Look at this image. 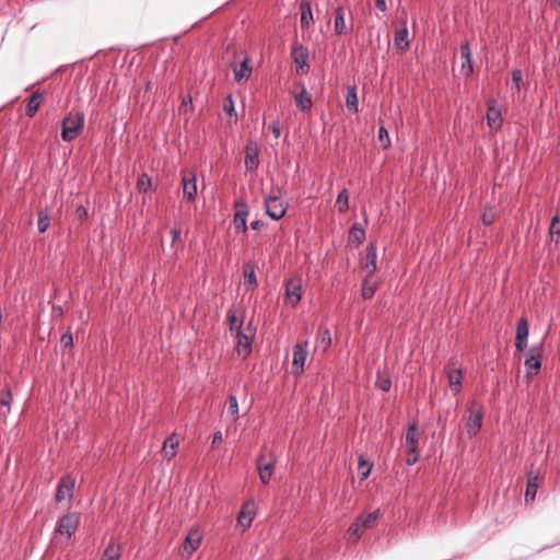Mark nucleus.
<instances>
[{
  "label": "nucleus",
  "instance_id": "nucleus-1",
  "mask_svg": "<svg viewBox=\"0 0 560 560\" xmlns=\"http://www.w3.org/2000/svg\"><path fill=\"white\" fill-rule=\"evenodd\" d=\"M84 115L81 112H70L62 120L61 138L70 142L77 139L83 130Z\"/></svg>",
  "mask_w": 560,
  "mask_h": 560
},
{
  "label": "nucleus",
  "instance_id": "nucleus-2",
  "mask_svg": "<svg viewBox=\"0 0 560 560\" xmlns=\"http://www.w3.org/2000/svg\"><path fill=\"white\" fill-rule=\"evenodd\" d=\"M80 524V514L77 512H68L66 513L58 522L54 540H65L68 541L71 536L78 529Z\"/></svg>",
  "mask_w": 560,
  "mask_h": 560
},
{
  "label": "nucleus",
  "instance_id": "nucleus-3",
  "mask_svg": "<svg viewBox=\"0 0 560 560\" xmlns=\"http://www.w3.org/2000/svg\"><path fill=\"white\" fill-rule=\"evenodd\" d=\"M420 432L418 430L417 423H411L408 427L406 438H405V447L407 453L406 463L409 466L415 465L419 458L418 444L420 440Z\"/></svg>",
  "mask_w": 560,
  "mask_h": 560
},
{
  "label": "nucleus",
  "instance_id": "nucleus-4",
  "mask_svg": "<svg viewBox=\"0 0 560 560\" xmlns=\"http://www.w3.org/2000/svg\"><path fill=\"white\" fill-rule=\"evenodd\" d=\"M256 335V329L252 325H247L235 334L236 351L243 359L247 358L252 351V342Z\"/></svg>",
  "mask_w": 560,
  "mask_h": 560
},
{
  "label": "nucleus",
  "instance_id": "nucleus-5",
  "mask_svg": "<svg viewBox=\"0 0 560 560\" xmlns=\"http://www.w3.org/2000/svg\"><path fill=\"white\" fill-rule=\"evenodd\" d=\"M292 373L300 376L304 372L305 362L308 357V343L298 342L292 349Z\"/></svg>",
  "mask_w": 560,
  "mask_h": 560
},
{
  "label": "nucleus",
  "instance_id": "nucleus-6",
  "mask_svg": "<svg viewBox=\"0 0 560 560\" xmlns=\"http://www.w3.org/2000/svg\"><path fill=\"white\" fill-rule=\"evenodd\" d=\"M450 389L456 395L462 388L463 371L455 358L450 359L445 366Z\"/></svg>",
  "mask_w": 560,
  "mask_h": 560
},
{
  "label": "nucleus",
  "instance_id": "nucleus-7",
  "mask_svg": "<svg viewBox=\"0 0 560 560\" xmlns=\"http://www.w3.org/2000/svg\"><path fill=\"white\" fill-rule=\"evenodd\" d=\"M542 348L540 346H533L525 355L524 364L527 372V377L536 375L541 368Z\"/></svg>",
  "mask_w": 560,
  "mask_h": 560
},
{
  "label": "nucleus",
  "instance_id": "nucleus-8",
  "mask_svg": "<svg viewBox=\"0 0 560 560\" xmlns=\"http://www.w3.org/2000/svg\"><path fill=\"white\" fill-rule=\"evenodd\" d=\"M468 419L466 422L467 433L470 436H475L481 429L483 411L481 407H477L476 402L472 401L468 407Z\"/></svg>",
  "mask_w": 560,
  "mask_h": 560
},
{
  "label": "nucleus",
  "instance_id": "nucleus-9",
  "mask_svg": "<svg viewBox=\"0 0 560 560\" xmlns=\"http://www.w3.org/2000/svg\"><path fill=\"white\" fill-rule=\"evenodd\" d=\"M302 299V279L292 278L285 284L284 302L291 307H295Z\"/></svg>",
  "mask_w": 560,
  "mask_h": 560
},
{
  "label": "nucleus",
  "instance_id": "nucleus-10",
  "mask_svg": "<svg viewBox=\"0 0 560 560\" xmlns=\"http://www.w3.org/2000/svg\"><path fill=\"white\" fill-rule=\"evenodd\" d=\"M75 487V479L70 476L66 475L63 476L59 485L57 487L55 500L57 503H61L63 501L70 502L73 495V490Z\"/></svg>",
  "mask_w": 560,
  "mask_h": 560
},
{
  "label": "nucleus",
  "instance_id": "nucleus-11",
  "mask_svg": "<svg viewBox=\"0 0 560 560\" xmlns=\"http://www.w3.org/2000/svg\"><path fill=\"white\" fill-rule=\"evenodd\" d=\"M266 212L273 220H280L284 217L287 207L277 196H269L265 199Z\"/></svg>",
  "mask_w": 560,
  "mask_h": 560
},
{
  "label": "nucleus",
  "instance_id": "nucleus-12",
  "mask_svg": "<svg viewBox=\"0 0 560 560\" xmlns=\"http://www.w3.org/2000/svg\"><path fill=\"white\" fill-rule=\"evenodd\" d=\"M183 196L188 201H194L197 195V179L192 172L185 171L182 174Z\"/></svg>",
  "mask_w": 560,
  "mask_h": 560
},
{
  "label": "nucleus",
  "instance_id": "nucleus-13",
  "mask_svg": "<svg viewBox=\"0 0 560 560\" xmlns=\"http://www.w3.org/2000/svg\"><path fill=\"white\" fill-rule=\"evenodd\" d=\"M256 514V505L254 501H247L243 504L238 515H237V526L242 527L243 530H246L250 527L252 522Z\"/></svg>",
  "mask_w": 560,
  "mask_h": 560
},
{
  "label": "nucleus",
  "instance_id": "nucleus-14",
  "mask_svg": "<svg viewBox=\"0 0 560 560\" xmlns=\"http://www.w3.org/2000/svg\"><path fill=\"white\" fill-rule=\"evenodd\" d=\"M259 165V148L255 141H248L245 147V167L247 171H256Z\"/></svg>",
  "mask_w": 560,
  "mask_h": 560
},
{
  "label": "nucleus",
  "instance_id": "nucleus-15",
  "mask_svg": "<svg viewBox=\"0 0 560 560\" xmlns=\"http://www.w3.org/2000/svg\"><path fill=\"white\" fill-rule=\"evenodd\" d=\"M276 459L271 456L269 460L265 462V455L261 454L257 459V469L259 479L264 485H267L275 470Z\"/></svg>",
  "mask_w": 560,
  "mask_h": 560
},
{
  "label": "nucleus",
  "instance_id": "nucleus-16",
  "mask_svg": "<svg viewBox=\"0 0 560 560\" xmlns=\"http://www.w3.org/2000/svg\"><path fill=\"white\" fill-rule=\"evenodd\" d=\"M460 59H462V66H460V74L464 77H469L472 71V61H471V52L469 48V44L466 42L460 45Z\"/></svg>",
  "mask_w": 560,
  "mask_h": 560
},
{
  "label": "nucleus",
  "instance_id": "nucleus-17",
  "mask_svg": "<svg viewBox=\"0 0 560 560\" xmlns=\"http://www.w3.org/2000/svg\"><path fill=\"white\" fill-rule=\"evenodd\" d=\"M179 446V440L175 433L171 434L163 443L162 446V456L166 460H171L177 454V448Z\"/></svg>",
  "mask_w": 560,
  "mask_h": 560
},
{
  "label": "nucleus",
  "instance_id": "nucleus-18",
  "mask_svg": "<svg viewBox=\"0 0 560 560\" xmlns=\"http://www.w3.org/2000/svg\"><path fill=\"white\" fill-rule=\"evenodd\" d=\"M201 542V534L198 528H191L186 536L184 542V551L191 556L199 547Z\"/></svg>",
  "mask_w": 560,
  "mask_h": 560
},
{
  "label": "nucleus",
  "instance_id": "nucleus-19",
  "mask_svg": "<svg viewBox=\"0 0 560 560\" xmlns=\"http://www.w3.org/2000/svg\"><path fill=\"white\" fill-rule=\"evenodd\" d=\"M249 57L246 56L240 66L231 63L235 81L241 82L243 80H248L252 74V67L249 66Z\"/></svg>",
  "mask_w": 560,
  "mask_h": 560
},
{
  "label": "nucleus",
  "instance_id": "nucleus-20",
  "mask_svg": "<svg viewBox=\"0 0 560 560\" xmlns=\"http://www.w3.org/2000/svg\"><path fill=\"white\" fill-rule=\"evenodd\" d=\"M363 269L365 271V276H373L376 270V247L373 243L369 244L366 247Z\"/></svg>",
  "mask_w": 560,
  "mask_h": 560
},
{
  "label": "nucleus",
  "instance_id": "nucleus-21",
  "mask_svg": "<svg viewBox=\"0 0 560 560\" xmlns=\"http://www.w3.org/2000/svg\"><path fill=\"white\" fill-rule=\"evenodd\" d=\"M292 58L298 71H304V68H307L308 51L303 46H296L292 49Z\"/></svg>",
  "mask_w": 560,
  "mask_h": 560
},
{
  "label": "nucleus",
  "instance_id": "nucleus-22",
  "mask_svg": "<svg viewBox=\"0 0 560 560\" xmlns=\"http://www.w3.org/2000/svg\"><path fill=\"white\" fill-rule=\"evenodd\" d=\"M293 97L295 100L298 108L301 110H308L312 107V96L307 92L304 85L301 86V91L299 93H293Z\"/></svg>",
  "mask_w": 560,
  "mask_h": 560
},
{
  "label": "nucleus",
  "instance_id": "nucleus-23",
  "mask_svg": "<svg viewBox=\"0 0 560 560\" xmlns=\"http://www.w3.org/2000/svg\"><path fill=\"white\" fill-rule=\"evenodd\" d=\"M394 46L400 52H405L409 48L408 30L406 25L396 31Z\"/></svg>",
  "mask_w": 560,
  "mask_h": 560
},
{
  "label": "nucleus",
  "instance_id": "nucleus-24",
  "mask_svg": "<svg viewBox=\"0 0 560 560\" xmlns=\"http://www.w3.org/2000/svg\"><path fill=\"white\" fill-rule=\"evenodd\" d=\"M377 281L373 278V276H365L361 289L362 298L364 300L372 299L377 290Z\"/></svg>",
  "mask_w": 560,
  "mask_h": 560
},
{
  "label": "nucleus",
  "instance_id": "nucleus-25",
  "mask_svg": "<svg viewBox=\"0 0 560 560\" xmlns=\"http://www.w3.org/2000/svg\"><path fill=\"white\" fill-rule=\"evenodd\" d=\"M487 122L491 129H498L501 127L502 124L500 109L491 104L488 106L487 110Z\"/></svg>",
  "mask_w": 560,
  "mask_h": 560
},
{
  "label": "nucleus",
  "instance_id": "nucleus-26",
  "mask_svg": "<svg viewBox=\"0 0 560 560\" xmlns=\"http://www.w3.org/2000/svg\"><path fill=\"white\" fill-rule=\"evenodd\" d=\"M244 285L247 289H254L257 285L255 267L252 262H246L243 266Z\"/></svg>",
  "mask_w": 560,
  "mask_h": 560
},
{
  "label": "nucleus",
  "instance_id": "nucleus-27",
  "mask_svg": "<svg viewBox=\"0 0 560 560\" xmlns=\"http://www.w3.org/2000/svg\"><path fill=\"white\" fill-rule=\"evenodd\" d=\"M365 528H362L361 517H358L348 528L347 535L349 542L355 544Z\"/></svg>",
  "mask_w": 560,
  "mask_h": 560
},
{
  "label": "nucleus",
  "instance_id": "nucleus-28",
  "mask_svg": "<svg viewBox=\"0 0 560 560\" xmlns=\"http://www.w3.org/2000/svg\"><path fill=\"white\" fill-rule=\"evenodd\" d=\"M538 486H539V477L533 476L530 474L528 476L527 487H526V491H525V501L526 502L534 501L536 493H537Z\"/></svg>",
  "mask_w": 560,
  "mask_h": 560
},
{
  "label": "nucleus",
  "instance_id": "nucleus-29",
  "mask_svg": "<svg viewBox=\"0 0 560 560\" xmlns=\"http://www.w3.org/2000/svg\"><path fill=\"white\" fill-rule=\"evenodd\" d=\"M247 215H248V211L245 210V209L237 210L235 212L234 219H233V224H234V228H235L236 232L246 233V231H247V224H246Z\"/></svg>",
  "mask_w": 560,
  "mask_h": 560
},
{
  "label": "nucleus",
  "instance_id": "nucleus-30",
  "mask_svg": "<svg viewBox=\"0 0 560 560\" xmlns=\"http://www.w3.org/2000/svg\"><path fill=\"white\" fill-rule=\"evenodd\" d=\"M365 238V232L358 224H354L349 231L348 244L359 246Z\"/></svg>",
  "mask_w": 560,
  "mask_h": 560
},
{
  "label": "nucleus",
  "instance_id": "nucleus-31",
  "mask_svg": "<svg viewBox=\"0 0 560 560\" xmlns=\"http://www.w3.org/2000/svg\"><path fill=\"white\" fill-rule=\"evenodd\" d=\"M334 30L337 35H342L347 32V25L345 21V13L342 8H337L335 11Z\"/></svg>",
  "mask_w": 560,
  "mask_h": 560
},
{
  "label": "nucleus",
  "instance_id": "nucleus-32",
  "mask_svg": "<svg viewBox=\"0 0 560 560\" xmlns=\"http://www.w3.org/2000/svg\"><path fill=\"white\" fill-rule=\"evenodd\" d=\"M44 101V97L40 93H34L28 98L27 107H26V115L28 117H33L38 108L40 107L42 103Z\"/></svg>",
  "mask_w": 560,
  "mask_h": 560
},
{
  "label": "nucleus",
  "instance_id": "nucleus-33",
  "mask_svg": "<svg viewBox=\"0 0 560 560\" xmlns=\"http://www.w3.org/2000/svg\"><path fill=\"white\" fill-rule=\"evenodd\" d=\"M301 11V26L308 27L313 23V13L311 4L307 1H303L300 4Z\"/></svg>",
  "mask_w": 560,
  "mask_h": 560
},
{
  "label": "nucleus",
  "instance_id": "nucleus-34",
  "mask_svg": "<svg viewBox=\"0 0 560 560\" xmlns=\"http://www.w3.org/2000/svg\"><path fill=\"white\" fill-rule=\"evenodd\" d=\"M121 555V548L119 545L114 542L113 540L109 541L106 549L103 552V557L101 560H118Z\"/></svg>",
  "mask_w": 560,
  "mask_h": 560
},
{
  "label": "nucleus",
  "instance_id": "nucleus-35",
  "mask_svg": "<svg viewBox=\"0 0 560 560\" xmlns=\"http://www.w3.org/2000/svg\"><path fill=\"white\" fill-rule=\"evenodd\" d=\"M226 317H228V320H229L230 330H231L232 332H235V334H236V332H237V331H240L241 329H244V328H245V327H243V320H242V318H240V317L237 316V313H236V311H235V310H230V311L228 312Z\"/></svg>",
  "mask_w": 560,
  "mask_h": 560
},
{
  "label": "nucleus",
  "instance_id": "nucleus-36",
  "mask_svg": "<svg viewBox=\"0 0 560 560\" xmlns=\"http://www.w3.org/2000/svg\"><path fill=\"white\" fill-rule=\"evenodd\" d=\"M331 343V336L329 329H323L318 332L316 348L326 351Z\"/></svg>",
  "mask_w": 560,
  "mask_h": 560
},
{
  "label": "nucleus",
  "instance_id": "nucleus-37",
  "mask_svg": "<svg viewBox=\"0 0 560 560\" xmlns=\"http://www.w3.org/2000/svg\"><path fill=\"white\" fill-rule=\"evenodd\" d=\"M346 105L351 113L358 112V95L355 88H349L346 95Z\"/></svg>",
  "mask_w": 560,
  "mask_h": 560
},
{
  "label": "nucleus",
  "instance_id": "nucleus-38",
  "mask_svg": "<svg viewBox=\"0 0 560 560\" xmlns=\"http://www.w3.org/2000/svg\"><path fill=\"white\" fill-rule=\"evenodd\" d=\"M529 334L528 322L525 317L520 318L516 326V336L518 340H527Z\"/></svg>",
  "mask_w": 560,
  "mask_h": 560
},
{
  "label": "nucleus",
  "instance_id": "nucleus-39",
  "mask_svg": "<svg viewBox=\"0 0 560 560\" xmlns=\"http://www.w3.org/2000/svg\"><path fill=\"white\" fill-rule=\"evenodd\" d=\"M336 207L339 212H346L349 207V194L347 189H342L337 197Z\"/></svg>",
  "mask_w": 560,
  "mask_h": 560
},
{
  "label": "nucleus",
  "instance_id": "nucleus-40",
  "mask_svg": "<svg viewBox=\"0 0 560 560\" xmlns=\"http://www.w3.org/2000/svg\"><path fill=\"white\" fill-rule=\"evenodd\" d=\"M371 470H372V464L368 463L361 455L359 457V465H358V474H359L360 480L366 479L369 477Z\"/></svg>",
  "mask_w": 560,
  "mask_h": 560
},
{
  "label": "nucleus",
  "instance_id": "nucleus-41",
  "mask_svg": "<svg viewBox=\"0 0 560 560\" xmlns=\"http://www.w3.org/2000/svg\"><path fill=\"white\" fill-rule=\"evenodd\" d=\"M228 413L232 417L233 421L238 418V402L234 395H230L228 398Z\"/></svg>",
  "mask_w": 560,
  "mask_h": 560
},
{
  "label": "nucleus",
  "instance_id": "nucleus-42",
  "mask_svg": "<svg viewBox=\"0 0 560 560\" xmlns=\"http://www.w3.org/2000/svg\"><path fill=\"white\" fill-rule=\"evenodd\" d=\"M378 515H380V511L376 510V511L369 513L365 516H360L362 528H365V529L370 528L376 522Z\"/></svg>",
  "mask_w": 560,
  "mask_h": 560
},
{
  "label": "nucleus",
  "instance_id": "nucleus-43",
  "mask_svg": "<svg viewBox=\"0 0 560 560\" xmlns=\"http://www.w3.org/2000/svg\"><path fill=\"white\" fill-rule=\"evenodd\" d=\"M49 224H50V219H49L48 214L45 213L44 211H39L38 212V222H37L38 231L40 233L46 232L47 229L49 228Z\"/></svg>",
  "mask_w": 560,
  "mask_h": 560
},
{
  "label": "nucleus",
  "instance_id": "nucleus-44",
  "mask_svg": "<svg viewBox=\"0 0 560 560\" xmlns=\"http://www.w3.org/2000/svg\"><path fill=\"white\" fill-rule=\"evenodd\" d=\"M137 188L139 191H147L151 188V178L142 173L137 180Z\"/></svg>",
  "mask_w": 560,
  "mask_h": 560
},
{
  "label": "nucleus",
  "instance_id": "nucleus-45",
  "mask_svg": "<svg viewBox=\"0 0 560 560\" xmlns=\"http://www.w3.org/2000/svg\"><path fill=\"white\" fill-rule=\"evenodd\" d=\"M512 83L517 91H520L521 88L524 86L523 73L520 69H514L512 71Z\"/></svg>",
  "mask_w": 560,
  "mask_h": 560
},
{
  "label": "nucleus",
  "instance_id": "nucleus-46",
  "mask_svg": "<svg viewBox=\"0 0 560 560\" xmlns=\"http://www.w3.org/2000/svg\"><path fill=\"white\" fill-rule=\"evenodd\" d=\"M376 386L383 392H388L390 389L392 382L389 377L378 374L376 380Z\"/></svg>",
  "mask_w": 560,
  "mask_h": 560
},
{
  "label": "nucleus",
  "instance_id": "nucleus-47",
  "mask_svg": "<svg viewBox=\"0 0 560 560\" xmlns=\"http://www.w3.org/2000/svg\"><path fill=\"white\" fill-rule=\"evenodd\" d=\"M378 140H380L381 144L383 145V148H387L390 144L388 131L383 126H381L378 129Z\"/></svg>",
  "mask_w": 560,
  "mask_h": 560
},
{
  "label": "nucleus",
  "instance_id": "nucleus-48",
  "mask_svg": "<svg viewBox=\"0 0 560 560\" xmlns=\"http://www.w3.org/2000/svg\"><path fill=\"white\" fill-rule=\"evenodd\" d=\"M11 400H12V394L9 389L0 390V404L2 406H7L10 409Z\"/></svg>",
  "mask_w": 560,
  "mask_h": 560
},
{
  "label": "nucleus",
  "instance_id": "nucleus-49",
  "mask_svg": "<svg viewBox=\"0 0 560 560\" xmlns=\"http://www.w3.org/2000/svg\"><path fill=\"white\" fill-rule=\"evenodd\" d=\"M549 233L551 236L557 235L560 236V217L556 215L550 224Z\"/></svg>",
  "mask_w": 560,
  "mask_h": 560
},
{
  "label": "nucleus",
  "instance_id": "nucleus-50",
  "mask_svg": "<svg viewBox=\"0 0 560 560\" xmlns=\"http://www.w3.org/2000/svg\"><path fill=\"white\" fill-rule=\"evenodd\" d=\"M60 343L63 348L72 347L73 345V338L70 332H66L60 338Z\"/></svg>",
  "mask_w": 560,
  "mask_h": 560
},
{
  "label": "nucleus",
  "instance_id": "nucleus-51",
  "mask_svg": "<svg viewBox=\"0 0 560 560\" xmlns=\"http://www.w3.org/2000/svg\"><path fill=\"white\" fill-rule=\"evenodd\" d=\"M495 214L492 210H486L482 213V222L486 225H490L494 221Z\"/></svg>",
  "mask_w": 560,
  "mask_h": 560
},
{
  "label": "nucleus",
  "instance_id": "nucleus-52",
  "mask_svg": "<svg viewBox=\"0 0 560 560\" xmlns=\"http://www.w3.org/2000/svg\"><path fill=\"white\" fill-rule=\"evenodd\" d=\"M224 110L230 116H232V114L234 113V103H233L232 96L226 97L225 103H224Z\"/></svg>",
  "mask_w": 560,
  "mask_h": 560
},
{
  "label": "nucleus",
  "instance_id": "nucleus-53",
  "mask_svg": "<svg viewBox=\"0 0 560 560\" xmlns=\"http://www.w3.org/2000/svg\"><path fill=\"white\" fill-rule=\"evenodd\" d=\"M527 347V340H518L515 338V348L517 351H523Z\"/></svg>",
  "mask_w": 560,
  "mask_h": 560
},
{
  "label": "nucleus",
  "instance_id": "nucleus-54",
  "mask_svg": "<svg viewBox=\"0 0 560 560\" xmlns=\"http://www.w3.org/2000/svg\"><path fill=\"white\" fill-rule=\"evenodd\" d=\"M269 128L271 129L275 137L278 139L281 135V130H280L278 122L276 121V122L271 124Z\"/></svg>",
  "mask_w": 560,
  "mask_h": 560
},
{
  "label": "nucleus",
  "instance_id": "nucleus-55",
  "mask_svg": "<svg viewBox=\"0 0 560 560\" xmlns=\"http://www.w3.org/2000/svg\"><path fill=\"white\" fill-rule=\"evenodd\" d=\"M222 442V433L220 431L213 434L212 446H215Z\"/></svg>",
  "mask_w": 560,
  "mask_h": 560
},
{
  "label": "nucleus",
  "instance_id": "nucleus-56",
  "mask_svg": "<svg viewBox=\"0 0 560 560\" xmlns=\"http://www.w3.org/2000/svg\"><path fill=\"white\" fill-rule=\"evenodd\" d=\"M264 225H265V222H262V221H260V220H256V221H253V222L250 223V228H252L253 230H259V229H261Z\"/></svg>",
  "mask_w": 560,
  "mask_h": 560
},
{
  "label": "nucleus",
  "instance_id": "nucleus-57",
  "mask_svg": "<svg viewBox=\"0 0 560 560\" xmlns=\"http://www.w3.org/2000/svg\"><path fill=\"white\" fill-rule=\"evenodd\" d=\"M375 5L378 10L385 11L386 10V1L385 0H375Z\"/></svg>",
  "mask_w": 560,
  "mask_h": 560
},
{
  "label": "nucleus",
  "instance_id": "nucleus-58",
  "mask_svg": "<svg viewBox=\"0 0 560 560\" xmlns=\"http://www.w3.org/2000/svg\"><path fill=\"white\" fill-rule=\"evenodd\" d=\"M171 235H172V241L175 242L179 237L180 231L177 229H173L171 231Z\"/></svg>",
  "mask_w": 560,
  "mask_h": 560
},
{
  "label": "nucleus",
  "instance_id": "nucleus-59",
  "mask_svg": "<svg viewBox=\"0 0 560 560\" xmlns=\"http://www.w3.org/2000/svg\"><path fill=\"white\" fill-rule=\"evenodd\" d=\"M548 2L552 7H559L560 5V0H548Z\"/></svg>",
  "mask_w": 560,
  "mask_h": 560
}]
</instances>
